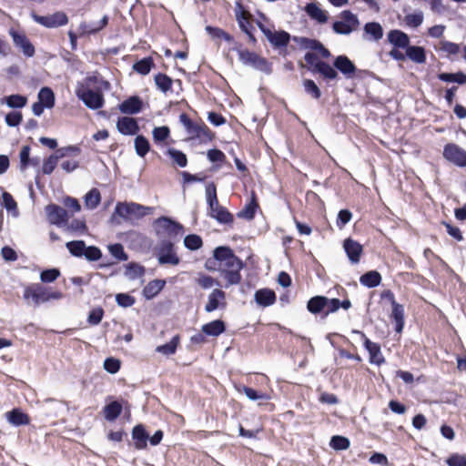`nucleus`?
<instances>
[{"label": "nucleus", "mask_w": 466, "mask_h": 466, "mask_svg": "<svg viewBox=\"0 0 466 466\" xmlns=\"http://www.w3.org/2000/svg\"><path fill=\"white\" fill-rule=\"evenodd\" d=\"M292 40L301 48L317 51L307 52L304 56L306 67L313 75L319 74L324 80H335L338 77V72L329 63L320 60L319 56L328 59L331 56L330 51L326 48L321 42L316 39H310L303 36H293Z\"/></svg>", "instance_id": "1"}, {"label": "nucleus", "mask_w": 466, "mask_h": 466, "mask_svg": "<svg viewBox=\"0 0 466 466\" xmlns=\"http://www.w3.org/2000/svg\"><path fill=\"white\" fill-rule=\"evenodd\" d=\"M213 257L218 261L220 276L226 280L225 288L238 285L242 281L241 270L245 263L228 246H219L213 251Z\"/></svg>", "instance_id": "2"}, {"label": "nucleus", "mask_w": 466, "mask_h": 466, "mask_svg": "<svg viewBox=\"0 0 466 466\" xmlns=\"http://www.w3.org/2000/svg\"><path fill=\"white\" fill-rule=\"evenodd\" d=\"M86 85H81L76 91L77 97L91 109H99L104 106L105 99L101 90L94 91L89 86L99 85L105 89L109 88V83L96 76H88L86 78Z\"/></svg>", "instance_id": "3"}, {"label": "nucleus", "mask_w": 466, "mask_h": 466, "mask_svg": "<svg viewBox=\"0 0 466 466\" xmlns=\"http://www.w3.org/2000/svg\"><path fill=\"white\" fill-rule=\"evenodd\" d=\"M63 293L59 290H54L50 287H46L40 283L28 284L24 288L23 299L25 301L35 307L46 303L52 299H60Z\"/></svg>", "instance_id": "4"}, {"label": "nucleus", "mask_w": 466, "mask_h": 466, "mask_svg": "<svg viewBox=\"0 0 466 466\" xmlns=\"http://www.w3.org/2000/svg\"><path fill=\"white\" fill-rule=\"evenodd\" d=\"M156 236L159 239L176 240L184 233V227L169 217L162 216L154 221Z\"/></svg>", "instance_id": "5"}, {"label": "nucleus", "mask_w": 466, "mask_h": 466, "mask_svg": "<svg viewBox=\"0 0 466 466\" xmlns=\"http://www.w3.org/2000/svg\"><path fill=\"white\" fill-rule=\"evenodd\" d=\"M179 121L183 124L191 138H199L204 141H211L215 137V134L204 122H194L186 113L180 114Z\"/></svg>", "instance_id": "6"}, {"label": "nucleus", "mask_w": 466, "mask_h": 466, "mask_svg": "<svg viewBox=\"0 0 466 466\" xmlns=\"http://www.w3.org/2000/svg\"><path fill=\"white\" fill-rule=\"evenodd\" d=\"M156 252L160 265L169 264L177 266L180 263V258L176 253L173 240L167 238L159 239L156 247Z\"/></svg>", "instance_id": "7"}, {"label": "nucleus", "mask_w": 466, "mask_h": 466, "mask_svg": "<svg viewBox=\"0 0 466 466\" xmlns=\"http://www.w3.org/2000/svg\"><path fill=\"white\" fill-rule=\"evenodd\" d=\"M236 19L239 25L240 29L248 36L250 42H256L253 31V15L246 9L242 2H237L235 8Z\"/></svg>", "instance_id": "8"}, {"label": "nucleus", "mask_w": 466, "mask_h": 466, "mask_svg": "<svg viewBox=\"0 0 466 466\" xmlns=\"http://www.w3.org/2000/svg\"><path fill=\"white\" fill-rule=\"evenodd\" d=\"M339 17L340 20L334 22L332 25V28L337 34L349 35L360 25L357 15L349 10L342 11Z\"/></svg>", "instance_id": "9"}, {"label": "nucleus", "mask_w": 466, "mask_h": 466, "mask_svg": "<svg viewBox=\"0 0 466 466\" xmlns=\"http://www.w3.org/2000/svg\"><path fill=\"white\" fill-rule=\"evenodd\" d=\"M354 332L360 336L363 341V346L369 352V361L377 366L384 364L386 360L381 352L380 345L377 342L371 341L363 331L355 330Z\"/></svg>", "instance_id": "10"}, {"label": "nucleus", "mask_w": 466, "mask_h": 466, "mask_svg": "<svg viewBox=\"0 0 466 466\" xmlns=\"http://www.w3.org/2000/svg\"><path fill=\"white\" fill-rule=\"evenodd\" d=\"M443 157L460 167H466V150L455 143H448L444 146Z\"/></svg>", "instance_id": "11"}, {"label": "nucleus", "mask_w": 466, "mask_h": 466, "mask_svg": "<svg viewBox=\"0 0 466 466\" xmlns=\"http://www.w3.org/2000/svg\"><path fill=\"white\" fill-rule=\"evenodd\" d=\"M238 57L242 63L245 65L251 66L261 71H268L269 66L268 61L259 56L255 52L249 51L248 49L238 51Z\"/></svg>", "instance_id": "12"}, {"label": "nucleus", "mask_w": 466, "mask_h": 466, "mask_svg": "<svg viewBox=\"0 0 466 466\" xmlns=\"http://www.w3.org/2000/svg\"><path fill=\"white\" fill-rule=\"evenodd\" d=\"M33 16L35 22L48 28L62 26L68 23V17L64 12H56L48 15H34Z\"/></svg>", "instance_id": "13"}, {"label": "nucleus", "mask_w": 466, "mask_h": 466, "mask_svg": "<svg viewBox=\"0 0 466 466\" xmlns=\"http://www.w3.org/2000/svg\"><path fill=\"white\" fill-rule=\"evenodd\" d=\"M46 212L50 224L60 226L66 224L68 221L67 211L56 204L47 205Z\"/></svg>", "instance_id": "14"}, {"label": "nucleus", "mask_w": 466, "mask_h": 466, "mask_svg": "<svg viewBox=\"0 0 466 466\" xmlns=\"http://www.w3.org/2000/svg\"><path fill=\"white\" fill-rule=\"evenodd\" d=\"M108 20V15H105L98 22L83 21L78 26L79 36H89L99 33L107 25Z\"/></svg>", "instance_id": "15"}, {"label": "nucleus", "mask_w": 466, "mask_h": 466, "mask_svg": "<svg viewBox=\"0 0 466 466\" xmlns=\"http://www.w3.org/2000/svg\"><path fill=\"white\" fill-rule=\"evenodd\" d=\"M343 248L352 264H358L363 254V246L358 241L348 238L343 241Z\"/></svg>", "instance_id": "16"}, {"label": "nucleus", "mask_w": 466, "mask_h": 466, "mask_svg": "<svg viewBox=\"0 0 466 466\" xmlns=\"http://www.w3.org/2000/svg\"><path fill=\"white\" fill-rule=\"evenodd\" d=\"M260 28L263 30L268 40L272 46L277 48L287 46L290 41V35L286 31H276L271 32L268 29H264L261 23L258 24Z\"/></svg>", "instance_id": "17"}, {"label": "nucleus", "mask_w": 466, "mask_h": 466, "mask_svg": "<svg viewBox=\"0 0 466 466\" xmlns=\"http://www.w3.org/2000/svg\"><path fill=\"white\" fill-rule=\"evenodd\" d=\"M335 70H339L347 78H352L356 73V66L353 62L344 55L339 56L334 59L333 66Z\"/></svg>", "instance_id": "18"}, {"label": "nucleus", "mask_w": 466, "mask_h": 466, "mask_svg": "<svg viewBox=\"0 0 466 466\" xmlns=\"http://www.w3.org/2000/svg\"><path fill=\"white\" fill-rule=\"evenodd\" d=\"M10 35L13 38L15 46L19 47L23 51L24 55L28 57H31L35 55V46L24 33H18L12 30Z\"/></svg>", "instance_id": "19"}, {"label": "nucleus", "mask_w": 466, "mask_h": 466, "mask_svg": "<svg viewBox=\"0 0 466 466\" xmlns=\"http://www.w3.org/2000/svg\"><path fill=\"white\" fill-rule=\"evenodd\" d=\"M116 128L124 136H133L139 131L137 121L130 116L119 117L116 122Z\"/></svg>", "instance_id": "20"}, {"label": "nucleus", "mask_w": 466, "mask_h": 466, "mask_svg": "<svg viewBox=\"0 0 466 466\" xmlns=\"http://www.w3.org/2000/svg\"><path fill=\"white\" fill-rule=\"evenodd\" d=\"M121 113L135 115L139 113L143 108V101L137 96H132L118 105Z\"/></svg>", "instance_id": "21"}, {"label": "nucleus", "mask_w": 466, "mask_h": 466, "mask_svg": "<svg viewBox=\"0 0 466 466\" xmlns=\"http://www.w3.org/2000/svg\"><path fill=\"white\" fill-rule=\"evenodd\" d=\"M220 306H226V293L219 289H215L208 295V300L205 306L207 312H212L218 309Z\"/></svg>", "instance_id": "22"}, {"label": "nucleus", "mask_w": 466, "mask_h": 466, "mask_svg": "<svg viewBox=\"0 0 466 466\" xmlns=\"http://www.w3.org/2000/svg\"><path fill=\"white\" fill-rule=\"evenodd\" d=\"M390 319L394 323V330L401 333L405 325V309L402 304H397L391 307Z\"/></svg>", "instance_id": "23"}, {"label": "nucleus", "mask_w": 466, "mask_h": 466, "mask_svg": "<svg viewBox=\"0 0 466 466\" xmlns=\"http://www.w3.org/2000/svg\"><path fill=\"white\" fill-rule=\"evenodd\" d=\"M254 298L257 304L263 308L273 305L277 300L275 291L267 288L258 289L255 292Z\"/></svg>", "instance_id": "24"}, {"label": "nucleus", "mask_w": 466, "mask_h": 466, "mask_svg": "<svg viewBox=\"0 0 466 466\" xmlns=\"http://www.w3.org/2000/svg\"><path fill=\"white\" fill-rule=\"evenodd\" d=\"M259 208L257 194L255 191L251 192L250 201L237 214L240 218L252 220L255 218L257 210Z\"/></svg>", "instance_id": "25"}, {"label": "nucleus", "mask_w": 466, "mask_h": 466, "mask_svg": "<svg viewBox=\"0 0 466 466\" xmlns=\"http://www.w3.org/2000/svg\"><path fill=\"white\" fill-rule=\"evenodd\" d=\"M132 438L134 440V446L137 450H143L147 448L148 434L143 425L138 424L133 428Z\"/></svg>", "instance_id": "26"}, {"label": "nucleus", "mask_w": 466, "mask_h": 466, "mask_svg": "<svg viewBox=\"0 0 466 466\" xmlns=\"http://www.w3.org/2000/svg\"><path fill=\"white\" fill-rule=\"evenodd\" d=\"M206 198L208 206V215L222 207L219 205L217 195V186L214 182H210L207 185Z\"/></svg>", "instance_id": "27"}, {"label": "nucleus", "mask_w": 466, "mask_h": 466, "mask_svg": "<svg viewBox=\"0 0 466 466\" xmlns=\"http://www.w3.org/2000/svg\"><path fill=\"white\" fill-rule=\"evenodd\" d=\"M226 330L225 322L221 319L212 320L202 326L201 331L207 336L218 337Z\"/></svg>", "instance_id": "28"}, {"label": "nucleus", "mask_w": 466, "mask_h": 466, "mask_svg": "<svg viewBox=\"0 0 466 466\" xmlns=\"http://www.w3.org/2000/svg\"><path fill=\"white\" fill-rule=\"evenodd\" d=\"M388 40L398 48H407L410 38L407 34L400 30H391L388 34Z\"/></svg>", "instance_id": "29"}, {"label": "nucleus", "mask_w": 466, "mask_h": 466, "mask_svg": "<svg viewBox=\"0 0 466 466\" xmlns=\"http://www.w3.org/2000/svg\"><path fill=\"white\" fill-rule=\"evenodd\" d=\"M166 281L163 279H153L143 289V295L147 299H152L165 288Z\"/></svg>", "instance_id": "30"}, {"label": "nucleus", "mask_w": 466, "mask_h": 466, "mask_svg": "<svg viewBox=\"0 0 466 466\" xmlns=\"http://www.w3.org/2000/svg\"><path fill=\"white\" fill-rule=\"evenodd\" d=\"M8 421L15 426L27 425L30 423L29 416L20 409H13L6 413Z\"/></svg>", "instance_id": "31"}, {"label": "nucleus", "mask_w": 466, "mask_h": 466, "mask_svg": "<svg viewBox=\"0 0 466 466\" xmlns=\"http://www.w3.org/2000/svg\"><path fill=\"white\" fill-rule=\"evenodd\" d=\"M381 275L377 270H370L360 278V284L369 289L378 287L381 283Z\"/></svg>", "instance_id": "32"}, {"label": "nucleus", "mask_w": 466, "mask_h": 466, "mask_svg": "<svg viewBox=\"0 0 466 466\" xmlns=\"http://www.w3.org/2000/svg\"><path fill=\"white\" fill-rule=\"evenodd\" d=\"M305 10L311 19L316 20L319 24H324L328 21L327 13L319 8L314 2L309 3Z\"/></svg>", "instance_id": "33"}, {"label": "nucleus", "mask_w": 466, "mask_h": 466, "mask_svg": "<svg viewBox=\"0 0 466 466\" xmlns=\"http://www.w3.org/2000/svg\"><path fill=\"white\" fill-rule=\"evenodd\" d=\"M236 390L239 393H244L251 400H268L270 396L261 390H256L246 385L236 386Z\"/></svg>", "instance_id": "34"}, {"label": "nucleus", "mask_w": 466, "mask_h": 466, "mask_svg": "<svg viewBox=\"0 0 466 466\" xmlns=\"http://www.w3.org/2000/svg\"><path fill=\"white\" fill-rule=\"evenodd\" d=\"M439 80L446 82V83H456L458 85H465L466 84V74L462 71H458L456 73H439L437 75Z\"/></svg>", "instance_id": "35"}, {"label": "nucleus", "mask_w": 466, "mask_h": 466, "mask_svg": "<svg viewBox=\"0 0 466 466\" xmlns=\"http://www.w3.org/2000/svg\"><path fill=\"white\" fill-rule=\"evenodd\" d=\"M327 303V297L315 296L312 297L307 304L308 310L312 314L324 313L325 306Z\"/></svg>", "instance_id": "36"}, {"label": "nucleus", "mask_w": 466, "mask_h": 466, "mask_svg": "<svg viewBox=\"0 0 466 466\" xmlns=\"http://www.w3.org/2000/svg\"><path fill=\"white\" fill-rule=\"evenodd\" d=\"M30 151H31V147L28 145L23 146L21 150H20V153H19V158H20L19 169L21 171H25L30 165H32V166L38 165V161L37 160L30 158Z\"/></svg>", "instance_id": "37"}, {"label": "nucleus", "mask_w": 466, "mask_h": 466, "mask_svg": "<svg viewBox=\"0 0 466 466\" xmlns=\"http://www.w3.org/2000/svg\"><path fill=\"white\" fill-rule=\"evenodd\" d=\"M406 56L418 64H422L426 61L425 50L421 46H408L406 48Z\"/></svg>", "instance_id": "38"}, {"label": "nucleus", "mask_w": 466, "mask_h": 466, "mask_svg": "<svg viewBox=\"0 0 466 466\" xmlns=\"http://www.w3.org/2000/svg\"><path fill=\"white\" fill-rule=\"evenodd\" d=\"M364 32L370 35V40L379 41L383 36V29L380 24L370 22L364 25Z\"/></svg>", "instance_id": "39"}, {"label": "nucleus", "mask_w": 466, "mask_h": 466, "mask_svg": "<svg viewBox=\"0 0 466 466\" xmlns=\"http://www.w3.org/2000/svg\"><path fill=\"white\" fill-rule=\"evenodd\" d=\"M121 412L122 405L116 400L108 403L104 408L105 418L109 421H113L118 418Z\"/></svg>", "instance_id": "40"}, {"label": "nucleus", "mask_w": 466, "mask_h": 466, "mask_svg": "<svg viewBox=\"0 0 466 466\" xmlns=\"http://www.w3.org/2000/svg\"><path fill=\"white\" fill-rule=\"evenodd\" d=\"M194 281L202 289H208L215 285H220L218 280L205 273H198Z\"/></svg>", "instance_id": "41"}, {"label": "nucleus", "mask_w": 466, "mask_h": 466, "mask_svg": "<svg viewBox=\"0 0 466 466\" xmlns=\"http://www.w3.org/2000/svg\"><path fill=\"white\" fill-rule=\"evenodd\" d=\"M209 216L221 224H232L234 221L233 215L223 206L210 213Z\"/></svg>", "instance_id": "42"}, {"label": "nucleus", "mask_w": 466, "mask_h": 466, "mask_svg": "<svg viewBox=\"0 0 466 466\" xmlns=\"http://www.w3.org/2000/svg\"><path fill=\"white\" fill-rule=\"evenodd\" d=\"M155 66L153 58L151 56L144 57L143 59L136 62L133 65V69L143 76L147 75L152 67Z\"/></svg>", "instance_id": "43"}, {"label": "nucleus", "mask_w": 466, "mask_h": 466, "mask_svg": "<svg viewBox=\"0 0 466 466\" xmlns=\"http://www.w3.org/2000/svg\"><path fill=\"white\" fill-rule=\"evenodd\" d=\"M207 33L210 35V37L214 40L223 39L228 43L233 42L234 38L231 35L224 31L219 27H215L211 25L206 26Z\"/></svg>", "instance_id": "44"}, {"label": "nucleus", "mask_w": 466, "mask_h": 466, "mask_svg": "<svg viewBox=\"0 0 466 466\" xmlns=\"http://www.w3.org/2000/svg\"><path fill=\"white\" fill-rule=\"evenodd\" d=\"M155 84L157 87L164 93L171 90L173 80L164 73H157L155 77Z\"/></svg>", "instance_id": "45"}, {"label": "nucleus", "mask_w": 466, "mask_h": 466, "mask_svg": "<svg viewBox=\"0 0 466 466\" xmlns=\"http://www.w3.org/2000/svg\"><path fill=\"white\" fill-rule=\"evenodd\" d=\"M135 149L139 157H144L150 150V144L147 138L143 135L137 136L135 138Z\"/></svg>", "instance_id": "46"}, {"label": "nucleus", "mask_w": 466, "mask_h": 466, "mask_svg": "<svg viewBox=\"0 0 466 466\" xmlns=\"http://www.w3.org/2000/svg\"><path fill=\"white\" fill-rule=\"evenodd\" d=\"M180 338L178 335L174 336L171 340L164 345L157 346L156 350L164 355H172L176 352L179 344Z\"/></svg>", "instance_id": "47"}, {"label": "nucleus", "mask_w": 466, "mask_h": 466, "mask_svg": "<svg viewBox=\"0 0 466 466\" xmlns=\"http://www.w3.org/2000/svg\"><path fill=\"white\" fill-rule=\"evenodd\" d=\"M39 102L43 103L46 107L51 108L55 104V95L50 87H42L38 93Z\"/></svg>", "instance_id": "48"}, {"label": "nucleus", "mask_w": 466, "mask_h": 466, "mask_svg": "<svg viewBox=\"0 0 466 466\" xmlns=\"http://www.w3.org/2000/svg\"><path fill=\"white\" fill-rule=\"evenodd\" d=\"M66 248L74 257L80 258L85 254L86 243L83 240H73L66 244Z\"/></svg>", "instance_id": "49"}, {"label": "nucleus", "mask_w": 466, "mask_h": 466, "mask_svg": "<svg viewBox=\"0 0 466 466\" xmlns=\"http://www.w3.org/2000/svg\"><path fill=\"white\" fill-rule=\"evenodd\" d=\"M101 201V195L97 188H92L85 197V204L87 208H96Z\"/></svg>", "instance_id": "50"}, {"label": "nucleus", "mask_w": 466, "mask_h": 466, "mask_svg": "<svg viewBox=\"0 0 466 466\" xmlns=\"http://www.w3.org/2000/svg\"><path fill=\"white\" fill-rule=\"evenodd\" d=\"M207 157L212 163H218L217 168H219L227 161V157L223 151L218 148L208 150Z\"/></svg>", "instance_id": "51"}, {"label": "nucleus", "mask_w": 466, "mask_h": 466, "mask_svg": "<svg viewBox=\"0 0 466 466\" xmlns=\"http://www.w3.org/2000/svg\"><path fill=\"white\" fill-rule=\"evenodd\" d=\"M184 245L189 250H198L202 248L203 240L199 235L189 234L185 237Z\"/></svg>", "instance_id": "52"}, {"label": "nucleus", "mask_w": 466, "mask_h": 466, "mask_svg": "<svg viewBox=\"0 0 466 466\" xmlns=\"http://www.w3.org/2000/svg\"><path fill=\"white\" fill-rule=\"evenodd\" d=\"M107 248H108L109 253L117 261H127L128 259V255L126 253L122 244H120V243L110 244Z\"/></svg>", "instance_id": "53"}, {"label": "nucleus", "mask_w": 466, "mask_h": 466, "mask_svg": "<svg viewBox=\"0 0 466 466\" xmlns=\"http://www.w3.org/2000/svg\"><path fill=\"white\" fill-rule=\"evenodd\" d=\"M6 105L11 108H22L27 103V97L22 95H11L5 97Z\"/></svg>", "instance_id": "54"}, {"label": "nucleus", "mask_w": 466, "mask_h": 466, "mask_svg": "<svg viewBox=\"0 0 466 466\" xmlns=\"http://www.w3.org/2000/svg\"><path fill=\"white\" fill-rule=\"evenodd\" d=\"M55 153L59 159L66 157H77L81 153V148L77 145H72L60 147L56 149Z\"/></svg>", "instance_id": "55"}, {"label": "nucleus", "mask_w": 466, "mask_h": 466, "mask_svg": "<svg viewBox=\"0 0 466 466\" xmlns=\"http://www.w3.org/2000/svg\"><path fill=\"white\" fill-rule=\"evenodd\" d=\"M152 136L155 144L165 142L170 136V129L167 126L154 127Z\"/></svg>", "instance_id": "56"}, {"label": "nucleus", "mask_w": 466, "mask_h": 466, "mask_svg": "<svg viewBox=\"0 0 466 466\" xmlns=\"http://www.w3.org/2000/svg\"><path fill=\"white\" fill-rule=\"evenodd\" d=\"M167 154L172 158L173 162L180 167H185L187 165V158L186 154L176 148H168Z\"/></svg>", "instance_id": "57"}, {"label": "nucleus", "mask_w": 466, "mask_h": 466, "mask_svg": "<svg viewBox=\"0 0 466 466\" xmlns=\"http://www.w3.org/2000/svg\"><path fill=\"white\" fill-rule=\"evenodd\" d=\"M145 274V268L135 262L128 263L126 266V275L131 279L140 278Z\"/></svg>", "instance_id": "58"}, {"label": "nucleus", "mask_w": 466, "mask_h": 466, "mask_svg": "<svg viewBox=\"0 0 466 466\" xmlns=\"http://www.w3.org/2000/svg\"><path fill=\"white\" fill-rule=\"evenodd\" d=\"M329 445L336 451L347 450L350 445V440L344 436L336 435L330 440Z\"/></svg>", "instance_id": "59"}, {"label": "nucleus", "mask_w": 466, "mask_h": 466, "mask_svg": "<svg viewBox=\"0 0 466 466\" xmlns=\"http://www.w3.org/2000/svg\"><path fill=\"white\" fill-rule=\"evenodd\" d=\"M305 92L314 99H319L321 96V92L319 86L312 79H305L303 81Z\"/></svg>", "instance_id": "60"}, {"label": "nucleus", "mask_w": 466, "mask_h": 466, "mask_svg": "<svg viewBox=\"0 0 466 466\" xmlns=\"http://www.w3.org/2000/svg\"><path fill=\"white\" fill-rule=\"evenodd\" d=\"M440 50L445 52L450 56L457 55L460 52L461 47L460 45L456 43L442 40L440 42Z\"/></svg>", "instance_id": "61"}, {"label": "nucleus", "mask_w": 466, "mask_h": 466, "mask_svg": "<svg viewBox=\"0 0 466 466\" xmlns=\"http://www.w3.org/2000/svg\"><path fill=\"white\" fill-rule=\"evenodd\" d=\"M58 157L56 155L49 156L46 159L44 160L42 172L45 175H50L57 166Z\"/></svg>", "instance_id": "62"}, {"label": "nucleus", "mask_w": 466, "mask_h": 466, "mask_svg": "<svg viewBox=\"0 0 466 466\" xmlns=\"http://www.w3.org/2000/svg\"><path fill=\"white\" fill-rule=\"evenodd\" d=\"M104 313V309L101 307L92 309L88 314L87 322L93 326L98 325L103 319Z\"/></svg>", "instance_id": "63"}, {"label": "nucleus", "mask_w": 466, "mask_h": 466, "mask_svg": "<svg viewBox=\"0 0 466 466\" xmlns=\"http://www.w3.org/2000/svg\"><path fill=\"white\" fill-rule=\"evenodd\" d=\"M448 466H466V455L452 453L445 461Z\"/></svg>", "instance_id": "64"}]
</instances>
